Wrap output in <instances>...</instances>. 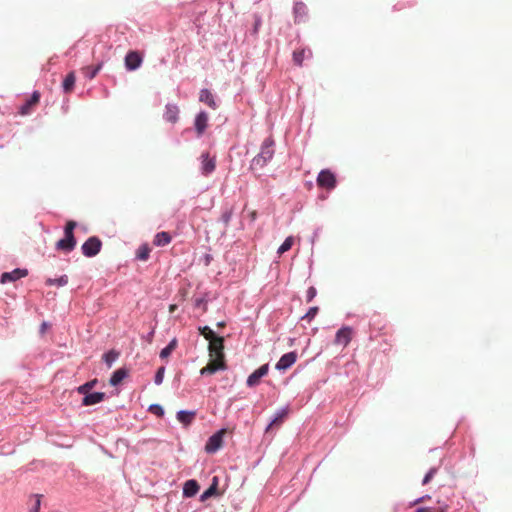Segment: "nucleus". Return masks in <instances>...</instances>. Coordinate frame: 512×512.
Masks as SVG:
<instances>
[{
	"label": "nucleus",
	"instance_id": "nucleus-12",
	"mask_svg": "<svg viewBox=\"0 0 512 512\" xmlns=\"http://www.w3.org/2000/svg\"><path fill=\"white\" fill-rule=\"evenodd\" d=\"M297 360V353L296 352H289L284 354L279 361L276 363V369L277 370H287L290 368Z\"/></svg>",
	"mask_w": 512,
	"mask_h": 512
},
{
	"label": "nucleus",
	"instance_id": "nucleus-26",
	"mask_svg": "<svg viewBox=\"0 0 512 512\" xmlns=\"http://www.w3.org/2000/svg\"><path fill=\"white\" fill-rule=\"evenodd\" d=\"M150 252H151L150 247L147 244H143L138 248V250L136 252V257H137V259H139L141 261H147L149 258Z\"/></svg>",
	"mask_w": 512,
	"mask_h": 512
},
{
	"label": "nucleus",
	"instance_id": "nucleus-35",
	"mask_svg": "<svg viewBox=\"0 0 512 512\" xmlns=\"http://www.w3.org/2000/svg\"><path fill=\"white\" fill-rule=\"evenodd\" d=\"M232 215H233V210L232 208L230 209H226L222 215H221V221L223 222V224L225 226H228L230 221H231V218H232Z\"/></svg>",
	"mask_w": 512,
	"mask_h": 512
},
{
	"label": "nucleus",
	"instance_id": "nucleus-6",
	"mask_svg": "<svg viewBox=\"0 0 512 512\" xmlns=\"http://www.w3.org/2000/svg\"><path fill=\"white\" fill-rule=\"evenodd\" d=\"M208 349L210 357H221L224 359V338L221 336L211 338Z\"/></svg>",
	"mask_w": 512,
	"mask_h": 512
},
{
	"label": "nucleus",
	"instance_id": "nucleus-30",
	"mask_svg": "<svg viewBox=\"0 0 512 512\" xmlns=\"http://www.w3.org/2000/svg\"><path fill=\"white\" fill-rule=\"evenodd\" d=\"M293 243H294V238L292 236L287 237L285 239V241L282 243V245L278 248L277 253L279 255L284 254L285 252H287L288 250L291 249Z\"/></svg>",
	"mask_w": 512,
	"mask_h": 512
},
{
	"label": "nucleus",
	"instance_id": "nucleus-1",
	"mask_svg": "<svg viewBox=\"0 0 512 512\" xmlns=\"http://www.w3.org/2000/svg\"><path fill=\"white\" fill-rule=\"evenodd\" d=\"M274 155V140L272 138H266L262 145L260 152L252 159L251 161V169H261L263 168Z\"/></svg>",
	"mask_w": 512,
	"mask_h": 512
},
{
	"label": "nucleus",
	"instance_id": "nucleus-4",
	"mask_svg": "<svg viewBox=\"0 0 512 512\" xmlns=\"http://www.w3.org/2000/svg\"><path fill=\"white\" fill-rule=\"evenodd\" d=\"M101 247H102L101 240L96 236H92V237L88 238L83 243L81 249H82V253L86 257H94L100 252Z\"/></svg>",
	"mask_w": 512,
	"mask_h": 512
},
{
	"label": "nucleus",
	"instance_id": "nucleus-41",
	"mask_svg": "<svg viewBox=\"0 0 512 512\" xmlns=\"http://www.w3.org/2000/svg\"><path fill=\"white\" fill-rule=\"evenodd\" d=\"M315 296H316V289L314 287H309L306 292L307 302H311Z\"/></svg>",
	"mask_w": 512,
	"mask_h": 512
},
{
	"label": "nucleus",
	"instance_id": "nucleus-13",
	"mask_svg": "<svg viewBox=\"0 0 512 512\" xmlns=\"http://www.w3.org/2000/svg\"><path fill=\"white\" fill-rule=\"evenodd\" d=\"M27 274H28V271L26 269L17 268L11 272H4L1 275L0 282L2 284H5L7 282H14L20 278L27 276Z\"/></svg>",
	"mask_w": 512,
	"mask_h": 512
},
{
	"label": "nucleus",
	"instance_id": "nucleus-2",
	"mask_svg": "<svg viewBox=\"0 0 512 512\" xmlns=\"http://www.w3.org/2000/svg\"><path fill=\"white\" fill-rule=\"evenodd\" d=\"M317 185L326 190H332L336 187L337 180L335 174L329 169H323L317 176Z\"/></svg>",
	"mask_w": 512,
	"mask_h": 512
},
{
	"label": "nucleus",
	"instance_id": "nucleus-8",
	"mask_svg": "<svg viewBox=\"0 0 512 512\" xmlns=\"http://www.w3.org/2000/svg\"><path fill=\"white\" fill-rule=\"evenodd\" d=\"M143 58L137 51H130L125 57V67L127 70L133 71L138 69L142 64Z\"/></svg>",
	"mask_w": 512,
	"mask_h": 512
},
{
	"label": "nucleus",
	"instance_id": "nucleus-36",
	"mask_svg": "<svg viewBox=\"0 0 512 512\" xmlns=\"http://www.w3.org/2000/svg\"><path fill=\"white\" fill-rule=\"evenodd\" d=\"M76 226H77V223L75 221H73V220L67 221V223L65 225V229H64V234L74 235L73 231Z\"/></svg>",
	"mask_w": 512,
	"mask_h": 512
},
{
	"label": "nucleus",
	"instance_id": "nucleus-5",
	"mask_svg": "<svg viewBox=\"0 0 512 512\" xmlns=\"http://www.w3.org/2000/svg\"><path fill=\"white\" fill-rule=\"evenodd\" d=\"M225 360L221 357H211L209 363L200 370L201 375H212L219 370H225Z\"/></svg>",
	"mask_w": 512,
	"mask_h": 512
},
{
	"label": "nucleus",
	"instance_id": "nucleus-40",
	"mask_svg": "<svg viewBox=\"0 0 512 512\" xmlns=\"http://www.w3.org/2000/svg\"><path fill=\"white\" fill-rule=\"evenodd\" d=\"M35 497V503L33 505V507L31 508L30 512H39L40 511V506H41V495L39 494H36L34 495Z\"/></svg>",
	"mask_w": 512,
	"mask_h": 512
},
{
	"label": "nucleus",
	"instance_id": "nucleus-9",
	"mask_svg": "<svg viewBox=\"0 0 512 512\" xmlns=\"http://www.w3.org/2000/svg\"><path fill=\"white\" fill-rule=\"evenodd\" d=\"M39 101L40 93L34 91L31 97L19 108V114L22 116L30 114Z\"/></svg>",
	"mask_w": 512,
	"mask_h": 512
},
{
	"label": "nucleus",
	"instance_id": "nucleus-22",
	"mask_svg": "<svg viewBox=\"0 0 512 512\" xmlns=\"http://www.w3.org/2000/svg\"><path fill=\"white\" fill-rule=\"evenodd\" d=\"M171 236L168 232H159L154 236L153 244L155 246H165L171 242Z\"/></svg>",
	"mask_w": 512,
	"mask_h": 512
},
{
	"label": "nucleus",
	"instance_id": "nucleus-43",
	"mask_svg": "<svg viewBox=\"0 0 512 512\" xmlns=\"http://www.w3.org/2000/svg\"><path fill=\"white\" fill-rule=\"evenodd\" d=\"M250 218L252 221H255L256 218H257V212L256 211H251L250 212Z\"/></svg>",
	"mask_w": 512,
	"mask_h": 512
},
{
	"label": "nucleus",
	"instance_id": "nucleus-16",
	"mask_svg": "<svg viewBox=\"0 0 512 512\" xmlns=\"http://www.w3.org/2000/svg\"><path fill=\"white\" fill-rule=\"evenodd\" d=\"M105 398V393L103 392H94V393H88L84 395V398L82 400V404L84 406H91L97 403H100Z\"/></svg>",
	"mask_w": 512,
	"mask_h": 512
},
{
	"label": "nucleus",
	"instance_id": "nucleus-38",
	"mask_svg": "<svg viewBox=\"0 0 512 512\" xmlns=\"http://www.w3.org/2000/svg\"><path fill=\"white\" fill-rule=\"evenodd\" d=\"M164 372H165L164 367H160L157 370L156 375H155V384L160 385L162 383L163 377H164Z\"/></svg>",
	"mask_w": 512,
	"mask_h": 512
},
{
	"label": "nucleus",
	"instance_id": "nucleus-18",
	"mask_svg": "<svg viewBox=\"0 0 512 512\" xmlns=\"http://www.w3.org/2000/svg\"><path fill=\"white\" fill-rule=\"evenodd\" d=\"M164 118L170 123H176L179 118V108L176 105H166Z\"/></svg>",
	"mask_w": 512,
	"mask_h": 512
},
{
	"label": "nucleus",
	"instance_id": "nucleus-24",
	"mask_svg": "<svg viewBox=\"0 0 512 512\" xmlns=\"http://www.w3.org/2000/svg\"><path fill=\"white\" fill-rule=\"evenodd\" d=\"M127 376V371L123 368L117 369L110 378V384L112 386H117L122 382V380Z\"/></svg>",
	"mask_w": 512,
	"mask_h": 512
},
{
	"label": "nucleus",
	"instance_id": "nucleus-47",
	"mask_svg": "<svg viewBox=\"0 0 512 512\" xmlns=\"http://www.w3.org/2000/svg\"><path fill=\"white\" fill-rule=\"evenodd\" d=\"M42 328H43V329H46V323H43V324H42Z\"/></svg>",
	"mask_w": 512,
	"mask_h": 512
},
{
	"label": "nucleus",
	"instance_id": "nucleus-17",
	"mask_svg": "<svg viewBox=\"0 0 512 512\" xmlns=\"http://www.w3.org/2000/svg\"><path fill=\"white\" fill-rule=\"evenodd\" d=\"M199 101L205 103L213 110L217 108V103L214 99V95L208 89H202L200 91Z\"/></svg>",
	"mask_w": 512,
	"mask_h": 512
},
{
	"label": "nucleus",
	"instance_id": "nucleus-34",
	"mask_svg": "<svg viewBox=\"0 0 512 512\" xmlns=\"http://www.w3.org/2000/svg\"><path fill=\"white\" fill-rule=\"evenodd\" d=\"M288 414V409H283L280 413L277 414V416L272 420V422L270 423L269 425V428L272 427L273 425H278L280 424L283 419L287 416Z\"/></svg>",
	"mask_w": 512,
	"mask_h": 512
},
{
	"label": "nucleus",
	"instance_id": "nucleus-15",
	"mask_svg": "<svg viewBox=\"0 0 512 512\" xmlns=\"http://www.w3.org/2000/svg\"><path fill=\"white\" fill-rule=\"evenodd\" d=\"M208 114L205 111H201L195 118V129L198 136H201L208 126Z\"/></svg>",
	"mask_w": 512,
	"mask_h": 512
},
{
	"label": "nucleus",
	"instance_id": "nucleus-23",
	"mask_svg": "<svg viewBox=\"0 0 512 512\" xmlns=\"http://www.w3.org/2000/svg\"><path fill=\"white\" fill-rule=\"evenodd\" d=\"M217 486H218V479H217V477H214L212 484L210 485V487L207 490H205L202 493L200 500L206 501L211 496L216 495L217 494Z\"/></svg>",
	"mask_w": 512,
	"mask_h": 512
},
{
	"label": "nucleus",
	"instance_id": "nucleus-19",
	"mask_svg": "<svg viewBox=\"0 0 512 512\" xmlns=\"http://www.w3.org/2000/svg\"><path fill=\"white\" fill-rule=\"evenodd\" d=\"M199 484L197 483L196 480H188L184 483V486H183V495L185 497H193L197 494V492L199 491Z\"/></svg>",
	"mask_w": 512,
	"mask_h": 512
},
{
	"label": "nucleus",
	"instance_id": "nucleus-44",
	"mask_svg": "<svg viewBox=\"0 0 512 512\" xmlns=\"http://www.w3.org/2000/svg\"><path fill=\"white\" fill-rule=\"evenodd\" d=\"M176 309H177V305L176 304H171L169 306V312L170 313H173Z\"/></svg>",
	"mask_w": 512,
	"mask_h": 512
},
{
	"label": "nucleus",
	"instance_id": "nucleus-42",
	"mask_svg": "<svg viewBox=\"0 0 512 512\" xmlns=\"http://www.w3.org/2000/svg\"><path fill=\"white\" fill-rule=\"evenodd\" d=\"M150 411H151V412H154L155 414H157V415H159V416H162V415H163V413H164V411H163L162 407H161V406H159V405H151V406H150Z\"/></svg>",
	"mask_w": 512,
	"mask_h": 512
},
{
	"label": "nucleus",
	"instance_id": "nucleus-10",
	"mask_svg": "<svg viewBox=\"0 0 512 512\" xmlns=\"http://www.w3.org/2000/svg\"><path fill=\"white\" fill-rule=\"evenodd\" d=\"M269 371V366L268 364H264L262 366H260L258 369H256L252 374H250L247 378V385L249 387H254L256 385L259 384L260 382V379L267 375Z\"/></svg>",
	"mask_w": 512,
	"mask_h": 512
},
{
	"label": "nucleus",
	"instance_id": "nucleus-32",
	"mask_svg": "<svg viewBox=\"0 0 512 512\" xmlns=\"http://www.w3.org/2000/svg\"><path fill=\"white\" fill-rule=\"evenodd\" d=\"M198 330L199 333L208 341H210L211 338H214L216 336L215 333L208 326L199 327Z\"/></svg>",
	"mask_w": 512,
	"mask_h": 512
},
{
	"label": "nucleus",
	"instance_id": "nucleus-39",
	"mask_svg": "<svg viewBox=\"0 0 512 512\" xmlns=\"http://www.w3.org/2000/svg\"><path fill=\"white\" fill-rule=\"evenodd\" d=\"M436 471H437V470H436V468H431V469L428 471V473L425 475V477H424V479H423V481H422L423 485L428 484V483L432 480V478H433V477H434V475L436 474Z\"/></svg>",
	"mask_w": 512,
	"mask_h": 512
},
{
	"label": "nucleus",
	"instance_id": "nucleus-25",
	"mask_svg": "<svg viewBox=\"0 0 512 512\" xmlns=\"http://www.w3.org/2000/svg\"><path fill=\"white\" fill-rule=\"evenodd\" d=\"M177 344H178L177 339H176V338H173V339L170 341V343H169L165 348H163V349L161 350V352H160V357H161L162 359H166V358H168V357L171 355V353L176 349Z\"/></svg>",
	"mask_w": 512,
	"mask_h": 512
},
{
	"label": "nucleus",
	"instance_id": "nucleus-45",
	"mask_svg": "<svg viewBox=\"0 0 512 512\" xmlns=\"http://www.w3.org/2000/svg\"><path fill=\"white\" fill-rule=\"evenodd\" d=\"M226 326V323L224 321L218 322L217 327L224 328Z\"/></svg>",
	"mask_w": 512,
	"mask_h": 512
},
{
	"label": "nucleus",
	"instance_id": "nucleus-31",
	"mask_svg": "<svg viewBox=\"0 0 512 512\" xmlns=\"http://www.w3.org/2000/svg\"><path fill=\"white\" fill-rule=\"evenodd\" d=\"M97 379L86 382L85 384L79 386L77 388L78 393L86 395L90 392L91 389L96 385Z\"/></svg>",
	"mask_w": 512,
	"mask_h": 512
},
{
	"label": "nucleus",
	"instance_id": "nucleus-14",
	"mask_svg": "<svg viewBox=\"0 0 512 512\" xmlns=\"http://www.w3.org/2000/svg\"><path fill=\"white\" fill-rule=\"evenodd\" d=\"M76 246V239L74 235L65 234L63 239H60L56 243V248L64 252L72 251Z\"/></svg>",
	"mask_w": 512,
	"mask_h": 512
},
{
	"label": "nucleus",
	"instance_id": "nucleus-33",
	"mask_svg": "<svg viewBox=\"0 0 512 512\" xmlns=\"http://www.w3.org/2000/svg\"><path fill=\"white\" fill-rule=\"evenodd\" d=\"M305 57V50H299L293 52V61L296 65L301 66Z\"/></svg>",
	"mask_w": 512,
	"mask_h": 512
},
{
	"label": "nucleus",
	"instance_id": "nucleus-37",
	"mask_svg": "<svg viewBox=\"0 0 512 512\" xmlns=\"http://www.w3.org/2000/svg\"><path fill=\"white\" fill-rule=\"evenodd\" d=\"M318 307H311L308 312L304 315L303 319H306L308 321H311L318 313Z\"/></svg>",
	"mask_w": 512,
	"mask_h": 512
},
{
	"label": "nucleus",
	"instance_id": "nucleus-7",
	"mask_svg": "<svg viewBox=\"0 0 512 512\" xmlns=\"http://www.w3.org/2000/svg\"><path fill=\"white\" fill-rule=\"evenodd\" d=\"M352 328L345 326L339 329L335 335L334 344L346 347L352 339Z\"/></svg>",
	"mask_w": 512,
	"mask_h": 512
},
{
	"label": "nucleus",
	"instance_id": "nucleus-27",
	"mask_svg": "<svg viewBox=\"0 0 512 512\" xmlns=\"http://www.w3.org/2000/svg\"><path fill=\"white\" fill-rule=\"evenodd\" d=\"M102 63H99L96 66H86L82 69L84 75L88 77L89 79H93L97 73L101 70Z\"/></svg>",
	"mask_w": 512,
	"mask_h": 512
},
{
	"label": "nucleus",
	"instance_id": "nucleus-3",
	"mask_svg": "<svg viewBox=\"0 0 512 512\" xmlns=\"http://www.w3.org/2000/svg\"><path fill=\"white\" fill-rule=\"evenodd\" d=\"M226 433V429H221L210 436L205 444V451L209 454L217 452L223 445V438Z\"/></svg>",
	"mask_w": 512,
	"mask_h": 512
},
{
	"label": "nucleus",
	"instance_id": "nucleus-20",
	"mask_svg": "<svg viewBox=\"0 0 512 512\" xmlns=\"http://www.w3.org/2000/svg\"><path fill=\"white\" fill-rule=\"evenodd\" d=\"M196 416L195 411L181 410L177 413V420L184 426H189Z\"/></svg>",
	"mask_w": 512,
	"mask_h": 512
},
{
	"label": "nucleus",
	"instance_id": "nucleus-29",
	"mask_svg": "<svg viewBox=\"0 0 512 512\" xmlns=\"http://www.w3.org/2000/svg\"><path fill=\"white\" fill-rule=\"evenodd\" d=\"M118 357L119 352L115 350H110L109 352L103 355V360L108 365V367H111V365L117 360Z\"/></svg>",
	"mask_w": 512,
	"mask_h": 512
},
{
	"label": "nucleus",
	"instance_id": "nucleus-11",
	"mask_svg": "<svg viewBox=\"0 0 512 512\" xmlns=\"http://www.w3.org/2000/svg\"><path fill=\"white\" fill-rule=\"evenodd\" d=\"M216 168L215 157H210L208 153L201 155V171L202 174L207 176L212 173Z\"/></svg>",
	"mask_w": 512,
	"mask_h": 512
},
{
	"label": "nucleus",
	"instance_id": "nucleus-28",
	"mask_svg": "<svg viewBox=\"0 0 512 512\" xmlns=\"http://www.w3.org/2000/svg\"><path fill=\"white\" fill-rule=\"evenodd\" d=\"M68 283V277L66 275H62L60 276L59 278H55V279H52V278H48L46 280V285L47 286H65L66 284Z\"/></svg>",
	"mask_w": 512,
	"mask_h": 512
},
{
	"label": "nucleus",
	"instance_id": "nucleus-46",
	"mask_svg": "<svg viewBox=\"0 0 512 512\" xmlns=\"http://www.w3.org/2000/svg\"><path fill=\"white\" fill-rule=\"evenodd\" d=\"M424 500H425V497H421V498L415 500L414 504H419V503L423 502Z\"/></svg>",
	"mask_w": 512,
	"mask_h": 512
},
{
	"label": "nucleus",
	"instance_id": "nucleus-21",
	"mask_svg": "<svg viewBox=\"0 0 512 512\" xmlns=\"http://www.w3.org/2000/svg\"><path fill=\"white\" fill-rule=\"evenodd\" d=\"M75 82H76L75 72L72 71V72L68 73L63 80V83H62L63 91L67 94L71 93L74 90Z\"/></svg>",
	"mask_w": 512,
	"mask_h": 512
}]
</instances>
